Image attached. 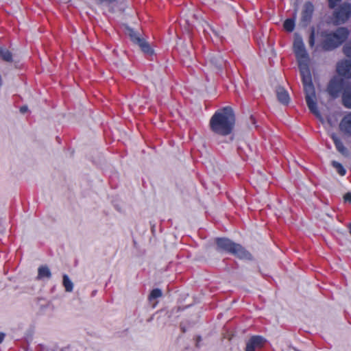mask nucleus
I'll list each match as a JSON object with an SVG mask.
<instances>
[{
  "mask_svg": "<svg viewBox=\"0 0 351 351\" xmlns=\"http://www.w3.org/2000/svg\"><path fill=\"white\" fill-rule=\"evenodd\" d=\"M348 228H349L350 233L351 234V223L349 224Z\"/></svg>",
  "mask_w": 351,
  "mask_h": 351,
  "instance_id": "obj_29",
  "label": "nucleus"
},
{
  "mask_svg": "<svg viewBox=\"0 0 351 351\" xmlns=\"http://www.w3.org/2000/svg\"><path fill=\"white\" fill-rule=\"evenodd\" d=\"M351 14V6L343 3L335 12V22L337 24L345 23Z\"/></svg>",
  "mask_w": 351,
  "mask_h": 351,
  "instance_id": "obj_6",
  "label": "nucleus"
},
{
  "mask_svg": "<svg viewBox=\"0 0 351 351\" xmlns=\"http://www.w3.org/2000/svg\"><path fill=\"white\" fill-rule=\"evenodd\" d=\"M235 122L231 108L225 107L217 111L210 120L211 130L215 134L226 136L231 133Z\"/></svg>",
  "mask_w": 351,
  "mask_h": 351,
  "instance_id": "obj_2",
  "label": "nucleus"
},
{
  "mask_svg": "<svg viewBox=\"0 0 351 351\" xmlns=\"http://www.w3.org/2000/svg\"><path fill=\"white\" fill-rule=\"evenodd\" d=\"M219 248L228 251L241 259H250L251 254L242 246L234 243L228 239H217L216 240Z\"/></svg>",
  "mask_w": 351,
  "mask_h": 351,
  "instance_id": "obj_4",
  "label": "nucleus"
},
{
  "mask_svg": "<svg viewBox=\"0 0 351 351\" xmlns=\"http://www.w3.org/2000/svg\"><path fill=\"white\" fill-rule=\"evenodd\" d=\"M276 95L278 101L282 104H287L289 101V96L287 90L282 87H279L276 90Z\"/></svg>",
  "mask_w": 351,
  "mask_h": 351,
  "instance_id": "obj_11",
  "label": "nucleus"
},
{
  "mask_svg": "<svg viewBox=\"0 0 351 351\" xmlns=\"http://www.w3.org/2000/svg\"><path fill=\"white\" fill-rule=\"evenodd\" d=\"M210 62L217 68L221 69L223 66V60L219 55L210 54L208 57Z\"/></svg>",
  "mask_w": 351,
  "mask_h": 351,
  "instance_id": "obj_13",
  "label": "nucleus"
},
{
  "mask_svg": "<svg viewBox=\"0 0 351 351\" xmlns=\"http://www.w3.org/2000/svg\"><path fill=\"white\" fill-rule=\"evenodd\" d=\"M62 284L65 289V291L67 292H71L73 289V283L69 278V277L64 274L62 277Z\"/></svg>",
  "mask_w": 351,
  "mask_h": 351,
  "instance_id": "obj_16",
  "label": "nucleus"
},
{
  "mask_svg": "<svg viewBox=\"0 0 351 351\" xmlns=\"http://www.w3.org/2000/svg\"><path fill=\"white\" fill-rule=\"evenodd\" d=\"M51 276L50 269L47 266H40L38 269L37 278L38 280L49 279Z\"/></svg>",
  "mask_w": 351,
  "mask_h": 351,
  "instance_id": "obj_12",
  "label": "nucleus"
},
{
  "mask_svg": "<svg viewBox=\"0 0 351 351\" xmlns=\"http://www.w3.org/2000/svg\"><path fill=\"white\" fill-rule=\"evenodd\" d=\"M349 34L348 30L345 27H340L335 32L326 34L324 40V47L326 49H332L341 45Z\"/></svg>",
  "mask_w": 351,
  "mask_h": 351,
  "instance_id": "obj_3",
  "label": "nucleus"
},
{
  "mask_svg": "<svg viewBox=\"0 0 351 351\" xmlns=\"http://www.w3.org/2000/svg\"><path fill=\"white\" fill-rule=\"evenodd\" d=\"M314 12V5L311 2H306L301 11V23L306 26L311 20Z\"/></svg>",
  "mask_w": 351,
  "mask_h": 351,
  "instance_id": "obj_8",
  "label": "nucleus"
},
{
  "mask_svg": "<svg viewBox=\"0 0 351 351\" xmlns=\"http://www.w3.org/2000/svg\"><path fill=\"white\" fill-rule=\"evenodd\" d=\"M332 138L334 141L337 149L342 154H346L347 153V149L344 147L343 143L335 135L332 136Z\"/></svg>",
  "mask_w": 351,
  "mask_h": 351,
  "instance_id": "obj_15",
  "label": "nucleus"
},
{
  "mask_svg": "<svg viewBox=\"0 0 351 351\" xmlns=\"http://www.w3.org/2000/svg\"><path fill=\"white\" fill-rule=\"evenodd\" d=\"M344 199H345V201H346V202H351V193H346V194L344 195Z\"/></svg>",
  "mask_w": 351,
  "mask_h": 351,
  "instance_id": "obj_24",
  "label": "nucleus"
},
{
  "mask_svg": "<svg viewBox=\"0 0 351 351\" xmlns=\"http://www.w3.org/2000/svg\"><path fill=\"white\" fill-rule=\"evenodd\" d=\"M341 0H328L329 5L330 8H334L336 6L337 3H339Z\"/></svg>",
  "mask_w": 351,
  "mask_h": 351,
  "instance_id": "obj_23",
  "label": "nucleus"
},
{
  "mask_svg": "<svg viewBox=\"0 0 351 351\" xmlns=\"http://www.w3.org/2000/svg\"><path fill=\"white\" fill-rule=\"evenodd\" d=\"M265 342L266 340L261 336H252L246 342L245 351H258Z\"/></svg>",
  "mask_w": 351,
  "mask_h": 351,
  "instance_id": "obj_7",
  "label": "nucleus"
},
{
  "mask_svg": "<svg viewBox=\"0 0 351 351\" xmlns=\"http://www.w3.org/2000/svg\"><path fill=\"white\" fill-rule=\"evenodd\" d=\"M339 128L343 133L351 136V112L342 119L339 123Z\"/></svg>",
  "mask_w": 351,
  "mask_h": 351,
  "instance_id": "obj_10",
  "label": "nucleus"
},
{
  "mask_svg": "<svg viewBox=\"0 0 351 351\" xmlns=\"http://www.w3.org/2000/svg\"><path fill=\"white\" fill-rule=\"evenodd\" d=\"M332 164L333 167L336 169L339 174H340L341 176H344L346 174V170L340 163L336 161H332Z\"/></svg>",
  "mask_w": 351,
  "mask_h": 351,
  "instance_id": "obj_21",
  "label": "nucleus"
},
{
  "mask_svg": "<svg viewBox=\"0 0 351 351\" xmlns=\"http://www.w3.org/2000/svg\"><path fill=\"white\" fill-rule=\"evenodd\" d=\"M344 53L347 57L351 58V41L348 43L344 48ZM337 71L339 75L344 78L351 77V60H343L340 62L337 66Z\"/></svg>",
  "mask_w": 351,
  "mask_h": 351,
  "instance_id": "obj_5",
  "label": "nucleus"
},
{
  "mask_svg": "<svg viewBox=\"0 0 351 351\" xmlns=\"http://www.w3.org/2000/svg\"><path fill=\"white\" fill-rule=\"evenodd\" d=\"M341 88V82L338 79H333L328 85V91L332 97H337Z\"/></svg>",
  "mask_w": 351,
  "mask_h": 351,
  "instance_id": "obj_9",
  "label": "nucleus"
},
{
  "mask_svg": "<svg viewBox=\"0 0 351 351\" xmlns=\"http://www.w3.org/2000/svg\"><path fill=\"white\" fill-rule=\"evenodd\" d=\"M128 35L130 37L131 40L136 44H138L141 42L143 39H141L138 34L133 31L132 29H128Z\"/></svg>",
  "mask_w": 351,
  "mask_h": 351,
  "instance_id": "obj_18",
  "label": "nucleus"
},
{
  "mask_svg": "<svg viewBox=\"0 0 351 351\" xmlns=\"http://www.w3.org/2000/svg\"><path fill=\"white\" fill-rule=\"evenodd\" d=\"M295 27V22L293 19H287L284 23V28L288 32H292Z\"/></svg>",
  "mask_w": 351,
  "mask_h": 351,
  "instance_id": "obj_20",
  "label": "nucleus"
},
{
  "mask_svg": "<svg viewBox=\"0 0 351 351\" xmlns=\"http://www.w3.org/2000/svg\"><path fill=\"white\" fill-rule=\"evenodd\" d=\"M21 112L22 113H25V112H27V106H22L20 109Z\"/></svg>",
  "mask_w": 351,
  "mask_h": 351,
  "instance_id": "obj_26",
  "label": "nucleus"
},
{
  "mask_svg": "<svg viewBox=\"0 0 351 351\" xmlns=\"http://www.w3.org/2000/svg\"><path fill=\"white\" fill-rule=\"evenodd\" d=\"M250 119L252 120V123H254V122H255L254 118L253 117H251Z\"/></svg>",
  "mask_w": 351,
  "mask_h": 351,
  "instance_id": "obj_28",
  "label": "nucleus"
},
{
  "mask_svg": "<svg viewBox=\"0 0 351 351\" xmlns=\"http://www.w3.org/2000/svg\"><path fill=\"white\" fill-rule=\"evenodd\" d=\"M0 56L2 58V59L5 61H8V62L12 61V56L11 53L5 49L1 48Z\"/></svg>",
  "mask_w": 351,
  "mask_h": 351,
  "instance_id": "obj_19",
  "label": "nucleus"
},
{
  "mask_svg": "<svg viewBox=\"0 0 351 351\" xmlns=\"http://www.w3.org/2000/svg\"><path fill=\"white\" fill-rule=\"evenodd\" d=\"M343 101L345 106L351 108V88L349 87L344 90Z\"/></svg>",
  "mask_w": 351,
  "mask_h": 351,
  "instance_id": "obj_14",
  "label": "nucleus"
},
{
  "mask_svg": "<svg viewBox=\"0 0 351 351\" xmlns=\"http://www.w3.org/2000/svg\"><path fill=\"white\" fill-rule=\"evenodd\" d=\"M162 296V291L159 289H153L149 296V300H152Z\"/></svg>",
  "mask_w": 351,
  "mask_h": 351,
  "instance_id": "obj_22",
  "label": "nucleus"
},
{
  "mask_svg": "<svg viewBox=\"0 0 351 351\" xmlns=\"http://www.w3.org/2000/svg\"><path fill=\"white\" fill-rule=\"evenodd\" d=\"M5 335L2 332H0V343H1L4 339Z\"/></svg>",
  "mask_w": 351,
  "mask_h": 351,
  "instance_id": "obj_27",
  "label": "nucleus"
},
{
  "mask_svg": "<svg viewBox=\"0 0 351 351\" xmlns=\"http://www.w3.org/2000/svg\"><path fill=\"white\" fill-rule=\"evenodd\" d=\"M293 49L299 64L308 107L317 117L320 119L321 115L316 104L315 88L312 83L311 72L308 66V54L305 50L302 38L298 36H295V37Z\"/></svg>",
  "mask_w": 351,
  "mask_h": 351,
  "instance_id": "obj_1",
  "label": "nucleus"
},
{
  "mask_svg": "<svg viewBox=\"0 0 351 351\" xmlns=\"http://www.w3.org/2000/svg\"><path fill=\"white\" fill-rule=\"evenodd\" d=\"M314 35H313V33L311 34V37H310V40H309V44L311 46H313L314 45Z\"/></svg>",
  "mask_w": 351,
  "mask_h": 351,
  "instance_id": "obj_25",
  "label": "nucleus"
},
{
  "mask_svg": "<svg viewBox=\"0 0 351 351\" xmlns=\"http://www.w3.org/2000/svg\"><path fill=\"white\" fill-rule=\"evenodd\" d=\"M138 45L141 47L142 51L148 55H152L153 53V50L149 45V44L145 42L144 40H142L141 43L138 44Z\"/></svg>",
  "mask_w": 351,
  "mask_h": 351,
  "instance_id": "obj_17",
  "label": "nucleus"
}]
</instances>
